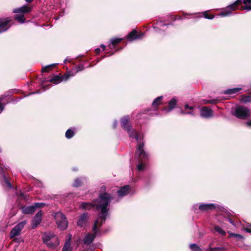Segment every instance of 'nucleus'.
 I'll list each match as a JSON object with an SVG mask.
<instances>
[{"label":"nucleus","mask_w":251,"mask_h":251,"mask_svg":"<svg viewBox=\"0 0 251 251\" xmlns=\"http://www.w3.org/2000/svg\"><path fill=\"white\" fill-rule=\"evenodd\" d=\"M112 199L111 196L107 193H101L99 198L92 202H82L80 207L84 210H89L96 208L100 211V214L97 220H99L100 225H102L105 221L108 213L107 206Z\"/></svg>","instance_id":"f257e3e1"},{"label":"nucleus","mask_w":251,"mask_h":251,"mask_svg":"<svg viewBox=\"0 0 251 251\" xmlns=\"http://www.w3.org/2000/svg\"><path fill=\"white\" fill-rule=\"evenodd\" d=\"M129 120V118L128 116L123 118L121 119V126L126 130L130 138L135 139L137 142L136 155L139 161H143L147 159L149 156L148 153L144 149L143 134L142 132H138L130 127L128 125Z\"/></svg>","instance_id":"f03ea898"},{"label":"nucleus","mask_w":251,"mask_h":251,"mask_svg":"<svg viewBox=\"0 0 251 251\" xmlns=\"http://www.w3.org/2000/svg\"><path fill=\"white\" fill-rule=\"evenodd\" d=\"M242 3L245 4V6L241 7L242 10H251V5H247L248 3L251 4V0H237L235 2L231 5L227 6L224 10L219 14L222 17L227 16L230 15L233 11L238 8L239 5Z\"/></svg>","instance_id":"7ed1b4c3"},{"label":"nucleus","mask_w":251,"mask_h":251,"mask_svg":"<svg viewBox=\"0 0 251 251\" xmlns=\"http://www.w3.org/2000/svg\"><path fill=\"white\" fill-rule=\"evenodd\" d=\"M43 239L44 243L50 248H55L59 245L58 238L53 233H45Z\"/></svg>","instance_id":"20e7f679"},{"label":"nucleus","mask_w":251,"mask_h":251,"mask_svg":"<svg viewBox=\"0 0 251 251\" xmlns=\"http://www.w3.org/2000/svg\"><path fill=\"white\" fill-rule=\"evenodd\" d=\"M58 227L62 230L66 229L68 226V221L65 215L61 212H55L53 215Z\"/></svg>","instance_id":"39448f33"},{"label":"nucleus","mask_w":251,"mask_h":251,"mask_svg":"<svg viewBox=\"0 0 251 251\" xmlns=\"http://www.w3.org/2000/svg\"><path fill=\"white\" fill-rule=\"evenodd\" d=\"M251 114L250 110L245 106H238L235 107L233 115L239 119H245Z\"/></svg>","instance_id":"423d86ee"},{"label":"nucleus","mask_w":251,"mask_h":251,"mask_svg":"<svg viewBox=\"0 0 251 251\" xmlns=\"http://www.w3.org/2000/svg\"><path fill=\"white\" fill-rule=\"evenodd\" d=\"M100 225L99 220H96L93 226L94 234H88L84 239V243L86 245L90 244L94 240L97 234L99 233V226L100 227Z\"/></svg>","instance_id":"0eeeda50"},{"label":"nucleus","mask_w":251,"mask_h":251,"mask_svg":"<svg viewBox=\"0 0 251 251\" xmlns=\"http://www.w3.org/2000/svg\"><path fill=\"white\" fill-rule=\"evenodd\" d=\"M26 223V221H23L20 222L16 226H15L11 230L10 233V238H13L19 235Z\"/></svg>","instance_id":"6e6552de"},{"label":"nucleus","mask_w":251,"mask_h":251,"mask_svg":"<svg viewBox=\"0 0 251 251\" xmlns=\"http://www.w3.org/2000/svg\"><path fill=\"white\" fill-rule=\"evenodd\" d=\"M44 205H45L44 203L37 202L32 205L23 207L22 210L24 214H32L35 211L36 208L42 207Z\"/></svg>","instance_id":"1a4fd4ad"},{"label":"nucleus","mask_w":251,"mask_h":251,"mask_svg":"<svg viewBox=\"0 0 251 251\" xmlns=\"http://www.w3.org/2000/svg\"><path fill=\"white\" fill-rule=\"evenodd\" d=\"M43 212L42 210H40L34 216L32 221V228H35L39 225L42 221V216Z\"/></svg>","instance_id":"9d476101"},{"label":"nucleus","mask_w":251,"mask_h":251,"mask_svg":"<svg viewBox=\"0 0 251 251\" xmlns=\"http://www.w3.org/2000/svg\"><path fill=\"white\" fill-rule=\"evenodd\" d=\"M213 116V112L212 109L206 106L202 107L201 109V116L205 118H209Z\"/></svg>","instance_id":"9b49d317"},{"label":"nucleus","mask_w":251,"mask_h":251,"mask_svg":"<svg viewBox=\"0 0 251 251\" xmlns=\"http://www.w3.org/2000/svg\"><path fill=\"white\" fill-rule=\"evenodd\" d=\"M144 33L143 32H140L138 34L137 31L134 29L128 34L127 38L130 40L133 41L141 39L144 36Z\"/></svg>","instance_id":"f8f14e48"},{"label":"nucleus","mask_w":251,"mask_h":251,"mask_svg":"<svg viewBox=\"0 0 251 251\" xmlns=\"http://www.w3.org/2000/svg\"><path fill=\"white\" fill-rule=\"evenodd\" d=\"M10 21L8 19L0 20V33L7 30L9 26L8 24Z\"/></svg>","instance_id":"ddd939ff"},{"label":"nucleus","mask_w":251,"mask_h":251,"mask_svg":"<svg viewBox=\"0 0 251 251\" xmlns=\"http://www.w3.org/2000/svg\"><path fill=\"white\" fill-rule=\"evenodd\" d=\"M31 10V7L27 5H24L21 7L14 9L13 12L15 13H26L29 12Z\"/></svg>","instance_id":"4468645a"},{"label":"nucleus","mask_w":251,"mask_h":251,"mask_svg":"<svg viewBox=\"0 0 251 251\" xmlns=\"http://www.w3.org/2000/svg\"><path fill=\"white\" fill-rule=\"evenodd\" d=\"M215 208V205L213 204L201 203L199 206V209L202 211H208Z\"/></svg>","instance_id":"2eb2a0df"},{"label":"nucleus","mask_w":251,"mask_h":251,"mask_svg":"<svg viewBox=\"0 0 251 251\" xmlns=\"http://www.w3.org/2000/svg\"><path fill=\"white\" fill-rule=\"evenodd\" d=\"M129 192V186L125 185L122 187L118 191L117 193L119 197H122L126 195Z\"/></svg>","instance_id":"dca6fc26"},{"label":"nucleus","mask_w":251,"mask_h":251,"mask_svg":"<svg viewBox=\"0 0 251 251\" xmlns=\"http://www.w3.org/2000/svg\"><path fill=\"white\" fill-rule=\"evenodd\" d=\"M87 214L86 213H84L82 214L79 218L77 222V225L78 226L82 227L87 222Z\"/></svg>","instance_id":"f3484780"},{"label":"nucleus","mask_w":251,"mask_h":251,"mask_svg":"<svg viewBox=\"0 0 251 251\" xmlns=\"http://www.w3.org/2000/svg\"><path fill=\"white\" fill-rule=\"evenodd\" d=\"M72 235L69 234L68 238L66 240L62 249V251H72L71 248V241Z\"/></svg>","instance_id":"a211bd4d"},{"label":"nucleus","mask_w":251,"mask_h":251,"mask_svg":"<svg viewBox=\"0 0 251 251\" xmlns=\"http://www.w3.org/2000/svg\"><path fill=\"white\" fill-rule=\"evenodd\" d=\"M177 100L175 98L171 99L168 102V108H165L167 112H169L175 108L176 105Z\"/></svg>","instance_id":"6ab92c4d"},{"label":"nucleus","mask_w":251,"mask_h":251,"mask_svg":"<svg viewBox=\"0 0 251 251\" xmlns=\"http://www.w3.org/2000/svg\"><path fill=\"white\" fill-rule=\"evenodd\" d=\"M76 73H77V72H76L75 69L67 72L65 74L62 75V80L64 81H67L70 77L75 75Z\"/></svg>","instance_id":"aec40b11"},{"label":"nucleus","mask_w":251,"mask_h":251,"mask_svg":"<svg viewBox=\"0 0 251 251\" xmlns=\"http://www.w3.org/2000/svg\"><path fill=\"white\" fill-rule=\"evenodd\" d=\"M194 107L189 106L188 104H186L185 105V110L186 111H181V113L182 114H191L193 116H195L196 115V112L194 111H192L194 109Z\"/></svg>","instance_id":"412c9836"},{"label":"nucleus","mask_w":251,"mask_h":251,"mask_svg":"<svg viewBox=\"0 0 251 251\" xmlns=\"http://www.w3.org/2000/svg\"><path fill=\"white\" fill-rule=\"evenodd\" d=\"M2 179L4 183L5 184L6 187L9 189H12L13 186L10 183V181L8 180V178L6 176L5 174H2Z\"/></svg>","instance_id":"4be33fe9"},{"label":"nucleus","mask_w":251,"mask_h":251,"mask_svg":"<svg viewBox=\"0 0 251 251\" xmlns=\"http://www.w3.org/2000/svg\"><path fill=\"white\" fill-rule=\"evenodd\" d=\"M213 232H216L221 235H225L226 232L220 226L215 225L213 227Z\"/></svg>","instance_id":"5701e85b"},{"label":"nucleus","mask_w":251,"mask_h":251,"mask_svg":"<svg viewBox=\"0 0 251 251\" xmlns=\"http://www.w3.org/2000/svg\"><path fill=\"white\" fill-rule=\"evenodd\" d=\"M62 81H64L62 80V76H59L58 75L54 76L53 78L49 80V82H53L55 84L60 82Z\"/></svg>","instance_id":"b1692460"},{"label":"nucleus","mask_w":251,"mask_h":251,"mask_svg":"<svg viewBox=\"0 0 251 251\" xmlns=\"http://www.w3.org/2000/svg\"><path fill=\"white\" fill-rule=\"evenodd\" d=\"M241 90V88H240L228 89H227L226 91H225L224 93L226 94L231 95V94H235V93L239 92Z\"/></svg>","instance_id":"393cba45"},{"label":"nucleus","mask_w":251,"mask_h":251,"mask_svg":"<svg viewBox=\"0 0 251 251\" xmlns=\"http://www.w3.org/2000/svg\"><path fill=\"white\" fill-rule=\"evenodd\" d=\"M122 38H113L111 39V42L112 45H110L109 46V48L110 49H114L115 48V45L122 41Z\"/></svg>","instance_id":"a878e982"},{"label":"nucleus","mask_w":251,"mask_h":251,"mask_svg":"<svg viewBox=\"0 0 251 251\" xmlns=\"http://www.w3.org/2000/svg\"><path fill=\"white\" fill-rule=\"evenodd\" d=\"M228 233H229V237H230V238H236L238 240L242 239L243 238V236H242L241 235H240L239 234L233 233H232L229 231H228Z\"/></svg>","instance_id":"bb28decb"},{"label":"nucleus","mask_w":251,"mask_h":251,"mask_svg":"<svg viewBox=\"0 0 251 251\" xmlns=\"http://www.w3.org/2000/svg\"><path fill=\"white\" fill-rule=\"evenodd\" d=\"M74 131L72 129H68L65 133V136L68 139H70L74 135Z\"/></svg>","instance_id":"cd10ccee"},{"label":"nucleus","mask_w":251,"mask_h":251,"mask_svg":"<svg viewBox=\"0 0 251 251\" xmlns=\"http://www.w3.org/2000/svg\"><path fill=\"white\" fill-rule=\"evenodd\" d=\"M190 248L193 251H202V250L196 244H191L190 245Z\"/></svg>","instance_id":"c85d7f7f"},{"label":"nucleus","mask_w":251,"mask_h":251,"mask_svg":"<svg viewBox=\"0 0 251 251\" xmlns=\"http://www.w3.org/2000/svg\"><path fill=\"white\" fill-rule=\"evenodd\" d=\"M15 19L21 23L25 22V18L23 15H16L15 16Z\"/></svg>","instance_id":"c756f323"},{"label":"nucleus","mask_w":251,"mask_h":251,"mask_svg":"<svg viewBox=\"0 0 251 251\" xmlns=\"http://www.w3.org/2000/svg\"><path fill=\"white\" fill-rule=\"evenodd\" d=\"M162 97L160 96L155 99L152 102V106L155 108L158 105H159V101L162 100Z\"/></svg>","instance_id":"7c9ffc66"},{"label":"nucleus","mask_w":251,"mask_h":251,"mask_svg":"<svg viewBox=\"0 0 251 251\" xmlns=\"http://www.w3.org/2000/svg\"><path fill=\"white\" fill-rule=\"evenodd\" d=\"M55 65V64H52L47 65L45 67H44L42 68V72H47L49 71Z\"/></svg>","instance_id":"2f4dec72"},{"label":"nucleus","mask_w":251,"mask_h":251,"mask_svg":"<svg viewBox=\"0 0 251 251\" xmlns=\"http://www.w3.org/2000/svg\"><path fill=\"white\" fill-rule=\"evenodd\" d=\"M241 100L244 102H251V96H244L242 97Z\"/></svg>","instance_id":"473e14b6"},{"label":"nucleus","mask_w":251,"mask_h":251,"mask_svg":"<svg viewBox=\"0 0 251 251\" xmlns=\"http://www.w3.org/2000/svg\"><path fill=\"white\" fill-rule=\"evenodd\" d=\"M9 167L3 164H0V172H4L8 171Z\"/></svg>","instance_id":"72a5a7b5"},{"label":"nucleus","mask_w":251,"mask_h":251,"mask_svg":"<svg viewBox=\"0 0 251 251\" xmlns=\"http://www.w3.org/2000/svg\"><path fill=\"white\" fill-rule=\"evenodd\" d=\"M81 182H82L80 179H79V178L76 179L74 181L73 185L74 187H77L80 186Z\"/></svg>","instance_id":"f704fd0d"},{"label":"nucleus","mask_w":251,"mask_h":251,"mask_svg":"<svg viewBox=\"0 0 251 251\" xmlns=\"http://www.w3.org/2000/svg\"><path fill=\"white\" fill-rule=\"evenodd\" d=\"M224 248L222 247H217V248H209L206 251H223Z\"/></svg>","instance_id":"c9c22d12"},{"label":"nucleus","mask_w":251,"mask_h":251,"mask_svg":"<svg viewBox=\"0 0 251 251\" xmlns=\"http://www.w3.org/2000/svg\"><path fill=\"white\" fill-rule=\"evenodd\" d=\"M202 14L203 15L204 17L206 19H212L214 18V15H208L206 12H204L202 13Z\"/></svg>","instance_id":"e433bc0d"},{"label":"nucleus","mask_w":251,"mask_h":251,"mask_svg":"<svg viewBox=\"0 0 251 251\" xmlns=\"http://www.w3.org/2000/svg\"><path fill=\"white\" fill-rule=\"evenodd\" d=\"M145 165L143 163H139L137 165V168L138 171H142L144 170Z\"/></svg>","instance_id":"4c0bfd02"},{"label":"nucleus","mask_w":251,"mask_h":251,"mask_svg":"<svg viewBox=\"0 0 251 251\" xmlns=\"http://www.w3.org/2000/svg\"><path fill=\"white\" fill-rule=\"evenodd\" d=\"M243 230L248 233H251V226H248L247 227H244Z\"/></svg>","instance_id":"58836bf2"},{"label":"nucleus","mask_w":251,"mask_h":251,"mask_svg":"<svg viewBox=\"0 0 251 251\" xmlns=\"http://www.w3.org/2000/svg\"><path fill=\"white\" fill-rule=\"evenodd\" d=\"M84 69V67L82 65H79L76 67V72H79Z\"/></svg>","instance_id":"ea45409f"},{"label":"nucleus","mask_w":251,"mask_h":251,"mask_svg":"<svg viewBox=\"0 0 251 251\" xmlns=\"http://www.w3.org/2000/svg\"><path fill=\"white\" fill-rule=\"evenodd\" d=\"M217 102L216 100H206L204 103H211V104H214Z\"/></svg>","instance_id":"a19ab883"},{"label":"nucleus","mask_w":251,"mask_h":251,"mask_svg":"<svg viewBox=\"0 0 251 251\" xmlns=\"http://www.w3.org/2000/svg\"><path fill=\"white\" fill-rule=\"evenodd\" d=\"M2 99L0 98V113L3 111L4 106L1 103Z\"/></svg>","instance_id":"79ce46f5"},{"label":"nucleus","mask_w":251,"mask_h":251,"mask_svg":"<svg viewBox=\"0 0 251 251\" xmlns=\"http://www.w3.org/2000/svg\"><path fill=\"white\" fill-rule=\"evenodd\" d=\"M228 221L233 226H236L235 224L234 223V221L230 218H229L227 219Z\"/></svg>","instance_id":"37998d69"},{"label":"nucleus","mask_w":251,"mask_h":251,"mask_svg":"<svg viewBox=\"0 0 251 251\" xmlns=\"http://www.w3.org/2000/svg\"><path fill=\"white\" fill-rule=\"evenodd\" d=\"M247 126L251 127V121L248 122L246 123Z\"/></svg>","instance_id":"c03bdc74"},{"label":"nucleus","mask_w":251,"mask_h":251,"mask_svg":"<svg viewBox=\"0 0 251 251\" xmlns=\"http://www.w3.org/2000/svg\"><path fill=\"white\" fill-rule=\"evenodd\" d=\"M157 24L160 26L164 25L162 22H158Z\"/></svg>","instance_id":"a18cd8bd"},{"label":"nucleus","mask_w":251,"mask_h":251,"mask_svg":"<svg viewBox=\"0 0 251 251\" xmlns=\"http://www.w3.org/2000/svg\"><path fill=\"white\" fill-rule=\"evenodd\" d=\"M117 121H115L114 123H113V127L115 128H116V126H117Z\"/></svg>","instance_id":"49530a36"},{"label":"nucleus","mask_w":251,"mask_h":251,"mask_svg":"<svg viewBox=\"0 0 251 251\" xmlns=\"http://www.w3.org/2000/svg\"><path fill=\"white\" fill-rule=\"evenodd\" d=\"M95 51L97 53H99L100 52V49L99 48H97L95 50Z\"/></svg>","instance_id":"de8ad7c7"},{"label":"nucleus","mask_w":251,"mask_h":251,"mask_svg":"<svg viewBox=\"0 0 251 251\" xmlns=\"http://www.w3.org/2000/svg\"><path fill=\"white\" fill-rule=\"evenodd\" d=\"M100 47L102 48L103 50H105V46L104 45H101Z\"/></svg>","instance_id":"09e8293b"},{"label":"nucleus","mask_w":251,"mask_h":251,"mask_svg":"<svg viewBox=\"0 0 251 251\" xmlns=\"http://www.w3.org/2000/svg\"><path fill=\"white\" fill-rule=\"evenodd\" d=\"M26 2L30 3L33 1V0H25Z\"/></svg>","instance_id":"8fccbe9b"},{"label":"nucleus","mask_w":251,"mask_h":251,"mask_svg":"<svg viewBox=\"0 0 251 251\" xmlns=\"http://www.w3.org/2000/svg\"><path fill=\"white\" fill-rule=\"evenodd\" d=\"M68 60L67 59H66L65 60H64V63H67V62H68Z\"/></svg>","instance_id":"3c124183"},{"label":"nucleus","mask_w":251,"mask_h":251,"mask_svg":"<svg viewBox=\"0 0 251 251\" xmlns=\"http://www.w3.org/2000/svg\"><path fill=\"white\" fill-rule=\"evenodd\" d=\"M41 251H47V250H42Z\"/></svg>","instance_id":"603ef678"},{"label":"nucleus","mask_w":251,"mask_h":251,"mask_svg":"<svg viewBox=\"0 0 251 251\" xmlns=\"http://www.w3.org/2000/svg\"><path fill=\"white\" fill-rule=\"evenodd\" d=\"M103 188H104L105 189V187H101V189H103Z\"/></svg>","instance_id":"864d4df0"}]
</instances>
